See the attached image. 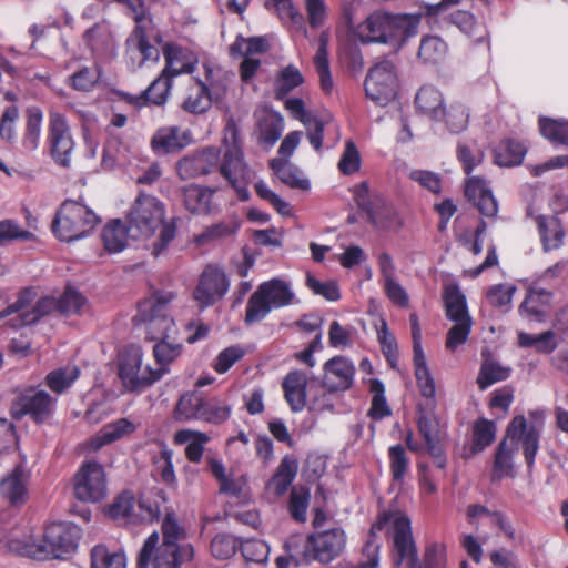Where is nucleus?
Masks as SVG:
<instances>
[{"label": "nucleus", "mask_w": 568, "mask_h": 568, "mask_svg": "<svg viewBox=\"0 0 568 568\" xmlns=\"http://www.w3.org/2000/svg\"><path fill=\"white\" fill-rule=\"evenodd\" d=\"M224 154L216 146H206L193 154L186 155L176 163V171L182 180L193 179L211 173L215 168L235 190L241 201L250 199L247 189L252 171L244 160L240 129L233 118H229L223 130Z\"/></svg>", "instance_id": "f257e3e1"}, {"label": "nucleus", "mask_w": 568, "mask_h": 568, "mask_svg": "<svg viewBox=\"0 0 568 568\" xmlns=\"http://www.w3.org/2000/svg\"><path fill=\"white\" fill-rule=\"evenodd\" d=\"M165 204L154 195L139 193L126 214L130 237L149 239L160 232L152 244L154 257L164 253L178 233V219L165 220Z\"/></svg>", "instance_id": "f03ea898"}, {"label": "nucleus", "mask_w": 568, "mask_h": 568, "mask_svg": "<svg viewBox=\"0 0 568 568\" xmlns=\"http://www.w3.org/2000/svg\"><path fill=\"white\" fill-rule=\"evenodd\" d=\"M529 422L524 415L515 416L506 428L505 437L499 442V477L511 475L513 464L504 456L505 446L509 443L516 450L523 449L528 469H532L545 428L546 410L532 409L528 413Z\"/></svg>", "instance_id": "7ed1b4c3"}, {"label": "nucleus", "mask_w": 568, "mask_h": 568, "mask_svg": "<svg viewBox=\"0 0 568 568\" xmlns=\"http://www.w3.org/2000/svg\"><path fill=\"white\" fill-rule=\"evenodd\" d=\"M78 545L79 535H0V550L37 560L68 558Z\"/></svg>", "instance_id": "20e7f679"}, {"label": "nucleus", "mask_w": 568, "mask_h": 568, "mask_svg": "<svg viewBox=\"0 0 568 568\" xmlns=\"http://www.w3.org/2000/svg\"><path fill=\"white\" fill-rule=\"evenodd\" d=\"M418 23L419 18L415 16L375 11L358 26L357 34L363 43L405 41L417 33Z\"/></svg>", "instance_id": "39448f33"}, {"label": "nucleus", "mask_w": 568, "mask_h": 568, "mask_svg": "<svg viewBox=\"0 0 568 568\" xmlns=\"http://www.w3.org/2000/svg\"><path fill=\"white\" fill-rule=\"evenodd\" d=\"M101 222V219L87 205L65 200L51 224L55 237L62 242H73L87 237Z\"/></svg>", "instance_id": "423d86ee"}, {"label": "nucleus", "mask_w": 568, "mask_h": 568, "mask_svg": "<svg viewBox=\"0 0 568 568\" xmlns=\"http://www.w3.org/2000/svg\"><path fill=\"white\" fill-rule=\"evenodd\" d=\"M181 535H163L159 547V535H150L141 548L136 568H148L153 560V568H180L183 562L193 558L194 550L191 544L179 542Z\"/></svg>", "instance_id": "0eeeda50"}, {"label": "nucleus", "mask_w": 568, "mask_h": 568, "mask_svg": "<svg viewBox=\"0 0 568 568\" xmlns=\"http://www.w3.org/2000/svg\"><path fill=\"white\" fill-rule=\"evenodd\" d=\"M295 303V293L288 282L272 278L262 282L250 296L244 322L252 325L263 321L273 308H281Z\"/></svg>", "instance_id": "6e6552de"}, {"label": "nucleus", "mask_w": 568, "mask_h": 568, "mask_svg": "<svg viewBox=\"0 0 568 568\" xmlns=\"http://www.w3.org/2000/svg\"><path fill=\"white\" fill-rule=\"evenodd\" d=\"M353 197L367 221L379 231L397 232L403 220L396 207L379 193H371L368 183L363 181L354 186Z\"/></svg>", "instance_id": "1a4fd4ad"}, {"label": "nucleus", "mask_w": 568, "mask_h": 568, "mask_svg": "<svg viewBox=\"0 0 568 568\" xmlns=\"http://www.w3.org/2000/svg\"><path fill=\"white\" fill-rule=\"evenodd\" d=\"M143 353L138 346L124 349L119 361V377L123 386L130 392H141L160 381L166 368L153 369L150 366L142 367Z\"/></svg>", "instance_id": "9d476101"}, {"label": "nucleus", "mask_w": 568, "mask_h": 568, "mask_svg": "<svg viewBox=\"0 0 568 568\" xmlns=\"http://www.w3.org/2000/svg\"><path fill=\"white\" fill-rule=\"evenodd\" d=\"M365 93L372 101L385 105L397 94L398 80L393 61L384 59L368 71L364 82Z\"/></svg>", "instance_id": "9b49d317"}, {"label": "nucleus", "mask_w": 568, "mask_h": 568, "mask_svg": "<svg viewBox=\"0 0 568 568\" xmlns=\"http://www.w3.org/2000/svg\"><path fill=\"white\" fill-rule=\"evenodd\" d=\"M55 406L57 397L43 389L29 387L12 403L11 415L14 419L29 416L34 423L41 424L53 416Z\"/></svg>", "instance_id": "f8f14e48"}, {"label": "nucleus", "mask_w": 568, "mask_h": 568, "mask_svg": "<svg viewBox=\"0 0 568 568\" xmlns=\"http://www.w3.org/2000/svg\"><path fill=\"white\" fill-rule=\"evenodd\" d=\"M108 493L104 468L98 462H85L74 476V496L82 501L97 503Z\"/></svg>", "instance_id": "ddd939ff"}, {"label": "nucleus", "mask_w": 568, "mask_h": 568, "mask_svg": "<svg viewBox=\"0 0 568 568\" xmlns=\"http://www.w3.org/2000/svg\"><path fill=\"white\" fill-rule=\"evenodd\" d=\"M32 291L29 288L23 290L19 293L16 302L8 305L0 312V318L19 313V316L11 321L12 327L18 329L37 323L42 316L49 314L52 310H57L55 300L50 297L40 298L31 310H27L32 303Z\"/></svg>", "instance_id": "4468645a"}, {"label": "nucleus", "mask_w": 568, "mask_h": 568, "mask_svg": "<svg viewBox=\"0 0 568 568\" xmlns=\"http://www.w3.org/2000/svg\"><path fill=\"white\" fill-rule=\"evenodd\" d=\"M48 144L54 162L60 166L69 168L74 141L65 116L55 111L49 114Z\"/></svg>", "instance_id": "2eb2a0df"}, {"label": "nucleus", "mask_w": 568, "mask_h": 568, "mask_svg": "<svg viewBox=\"0 0 568 568\" xmlns=\"http://www.w3.org/2000/svg\"><path fill=\"white\" fill-rule=\"evenodd\" d=\"M230 288L225 272L216 265H207L201 273L193 291V298L201 308H206L221 301Z\"/></svg>", "instance_id": "dca6fc26"}, {"label": "nucleus", "mask_w": 568, "mask_h": 568, "mask_svg": "<svg viewBox=\"0 0 568 568\" xmlns=\"http://www.w3.org/2000/svg\"><path fill=\"white\" fill-rule=\"evenodd\" d=\"M124 45L125 63L131 71H136L148 63H156L160 60V50L150 43L144 26H135L125 39Z\"/></svg>", "instance_id": "f3484780"}, {"label": "nucleus", "mask_w": 568, "mask_h": 568, "mask_svg": "<svg viewBox=\"0 0 568 568\" xmlns=\"http://www.w3.org/2000/svg\"><path fill=\"white\" fill-rule=\"evenodd\" d=\"M134 503L132 493L123 491L106 507L105 514L114 520L123 519L131 524L153 521L159 518L158 510L144 501L138 504L140 513H135Z\"/></svg>", "instance_id": "a211bd4d"}, {"label": "nucleus", "mask_w": 568, "mask_h": 568, "mask_svg": "<svg viewBox=\"0 0 568 568\" xmlns=\"http://www.w3.org/2000/svg\"><path fill=\"white\" fill-rule=\"evenodd\" d=\"M355 366L345 356H334L324 364L323 386L329 392L347 390L354 383Z\"/></svg>", "instance_id": "6ab92c4d"}, {"label": "nucleus", "mask_w": 568, "mask_h": 568, "mask_svg": "<svg viewBox=\"0 0 568 568\" xmlns=\"http://www.w3.org/2000/svg\"><path fill=\"white\" fill-rule=\"evenodd\" d=\"M345 546L344 535H307L304 555L321 562H331Z\"/></svg>", "instance_id": "aec40b11"}, {"label": "nucleus", "mask_w": 568, "mask_h": 568, "mask_svg": "<svg viewBox=\"0 0 568 568\" xmlns=\"http://www.w3.org/2000/svg\"><path fill=\"white\" fill-rule=\"evenodd\" d=\"M163 55L165 60V67L161 71L158 78L162 82L163 93L170 91L172 82L175 77L181 74L192 73L195 69V63L183 60L182 49L174 43H165L163 47Z\"/></svg>", "instance_id": "412c9836"}, {"label": "nucleus", "mask_w": 568, "mask_h": 568, "mask_svg": "<svg viewBox=\"0 0 568 568\" xmlns=\"http://www.w3.org/2000/svg\"><path fill=\"white\" fill-rule=\"evenodd\" d=\"M465 195L483 215L494 217L497 214V200L486 180L479 176L468 178L465 184Z\"/></svg>", "instance_id": "4be33fe9"}, {"label": "nucleus", "mask_w": 568, "mask_h": 568, "mask_svg": "<svg viewBox=\"0 0 568 568\" xmlns=\"http://www.w3.org/2000/svg\"><path fill=\"white\" fill-rule=\"evenodd\" d=\"M191 133L180 126H163L155 131L151 139V148L156 154L175 153L187 146Z\"/></svg>", "instance_id": "5701e85b"}, {"label": "nucleus", "mask_w": 568, "mask_h": 568, "mask_svg": "<svg viewBox=\"0 0 568 568\" xmlns=\"http://www.w3.org/2000/svg\"><path fill=\"white\" fill-rule=\"evenodd\" d=\"M216 189L190 184L183 187V203L185 209L192 214L209 215L215 211L213 205V195Z\"/></svg>", "instance_id": "b1692460"}, {"label": "nucleus", "mask_w": 568, "mask_h": 568, "mask_svg": "<svg viewBox=\"0 0 568 568\" xmlns=\"http://www.w3.org/2000/svg\"><path fill=\"white\" fill-rule=\"evenodd\" d=\"M282 388L291 409L295 413L303 410L307 404V375L298 369L288 372L283 378Z\"/></svg>", "instance_id": "393cba45"}, {"label": "nucleus", "mask_w": 568, "mask_h": 568, "mask_svg": "<svg viewBox=\"0 0 568 568\" xmlns=\"http://www.w3.org/2000/svg\"><path fill=\"white\" fill-rule=\"evenodd\" d=\"M551 293L532 287L519 307L520 315L529 322L542 323L549 314Z\"/></svg>", "instance_id": "a878e982"}, {"label": "nucleus", "mask_w": 568, "mask_h": 568, "mask_svg": "<svg viewBox=\"0 0 568 568\" xmlns=\"http://www.w3.org/2000/svg\"><path fill=\"white\" fill-rule=\"evenodd\" d=\"M274 175L291 189L308 191L311 183L302 170L287 159H272L268 162Z\"/></svg>", "instance_id": "bb28decb"}, {"label": "nucleus", "mask_w": 568, "mask_h": 568, "mask_svg": "<svg viewBox=\"0 0 568 568\" xmlns=\"http://www.w3.org/2000/svg\"><path fill=\"white\" fill-rule=\"evenodd\" d=\"M443 303L445 307V315L449 321L460 322L471 320L468 312L466 296L458 284L450 283L444 286Z\"/></svg>", "instance_id": "cd10ccee"}, {"label": "nucleus", "mask_w": 568, "mask_h": 568, "mask_svg": "<svg viewBox=\"0 0 568 568\" xmlns=\"http://www.w3.org/2000/svg\"><path fill=\"white\" fill-rule=\"evenodd\" d=\"M139 316L146 324V338L150 341L168 339L178 334L175 322L168 314L139 311Z\"/></svg>", "instance_id": "c85d7f7f"}, {"label": "nucleus", "mask_w": 568, "mask_h": 568, "mask_svg": "<svg viewBox=\"0 0 568 568\" xmlns=\"http://www.w3.org/2000/svg\"><path fill=\"white\" fill-rule=\"evenodd\" d=\"M0 495L12 506H20L27 501L24 470L21 466H16L13 470L0 481Z\"/></svg>", "instance_id": "c756f323"}, {"label": "nucleus", "mask_w": 568, "mask_h": 568, "mask_svg": "<svg viewBox=\"0 0 568 568\" xmlns=\"http://www.w3.org/2000/svg\"><path fill=\"white\" fill-rule=\"evenodd\" d=\"M138 429V425L128 418H119L104 425L93 437L94 448H101L104 445L112 444L119 439L132 435Z\"/></svg>", "instance_id": "7c9ffc66"}, {"label": "nucleus", "mask_w": 568, "mask_h": 568, "mask_svg": "<svg viewBox=\"0 0 568 568\" xmlns=\"http://www.w3.org/2000/svg\"><path fill=\"white\" fill-rule=\"evenodd\" d=\"M542 247L546 252L559 248L564 243L565 231L555 216L539 215L536 219Z\"/></svg>", "instance_id": "2f4dec72"}, {"label": "nucleus", "mask_w": 568, "mask_h": 568, "mask_svg": "<svg viewBox=\"0 0 568 568\" xmlns=\"http://www.w3.org/2000/svg\"><path fill=\"white\" fill-rule=\"evenodd\" d=\"M297 474V462L295 459L284 457L280 463L275 474L268 480L266 489L276 497L283 496L294 481Z\"/></svg>", "instance_id": "473e14b6"}, {"label": "nucleus", "mask_w": 568, "mask_h": 568, "mask_svg": "<svg viewBox=\"0 0 568 568\" xmlns=\"http://www.w3.org/2000/svg\"><path fill=\"white\" fill-rule=\"evenodd\" d=\"M129 236V225L120 219L109 222L101 233L103 245L109 253L122 252L128 244Z\"/></svg>", "instance_id": "72a5a7b5"}, {"label": "nucleus", "mask_w": 568, "mask_h": 568, "mask_svg": "<svg viewBox=\"0 0 568 568\" xmlns=\"http://www.w3.org/2000/svg\"><path fill=\"white\" fill-rule=\"evenodd\" d=\"M202 407L203 396L196 392H186L178 399L173 409V418L179 423L200 420Z\"/></svg>", "instance_id": "f704fd0d"}, {"label": "nucleus", "mask_w": 568, "mask_h": 568, "mask_svg": "<svg viewBox=\"0 0 568 568\" xmlns=\"http://www.w3.org/2000/svg\"><path fill=\"white\" fill-rule=\"evenodd\" d=\"M495 435V423L486 418H478L473 425L470 447L468 450L465 449L463 456L465 458H469L473 455L483 452L494 442Z\"/></svg>", "instance_id": "c9c22d12"}, {"label": "nucleus", "mask_w": 568, "mask_h": 568, "mask_svg": "<svg viewBox=\"0 0 568 568\" xmlns=\"http://www.w3.org/2000/svg\"><path fill=\"white\" fill-rule=\"evenodd\" d=\"M415 103L417 109L433 120H439L443 113V94L433 85H424L416 94Z\"/></svg>", "instance_id": "e433bc0d"}, {"label": "nucleus", "mask_w": 568, "mask_h": 568, "mask_svg": "<svg viewBox=\"0 0 568 568\" xmlns=\"http://www.w3.org/2000/svg\"><path fill=\"white\" fill-rule=\"evenodd\" d=\"M212 98L207 84L201 79H195V84L189 89L182 108L192 114H202L212 105Z\"/></svg>", "instance_id": "4c0bfd02"}, {"label": "nucleus", "mask_w": 568, "mask_h": 568, "mask_svg": "<svg viewBox=\"0 0 568 568\" xmlns=\"http://www.w3.org/2000/svg\"><path fill=\"white\" fill-rule=\"evenodd\" d=\"M26 113L27 122L21 143L27 152H33L40 144L43 112L39 106H29Z\"/></svg>", "instance_id": "58836bf2"}, {"label": "nucleus", "mask_w": 568, "mask_h": 568, "mask_svg": "<svg viewBox=\"0 0 568 568\" xmlns=\"http://www.w3.org/2000/svg\"><path fill=\"white\" fill-rule=\"evenodd\" d=\"M448 47L438 36H424L420 40L417 58L424 64H436L446 57Z\"/></svg>", "instance_id": "ea45409f"}, {"label": "nucleus", "mask_w": 568, "mask_h": 568, "mask_svg": "<svg viewBox=\"0 0 568 568\" xmlns=\"http://www.w3.org/2000/svg\"><path fill=\"white\" fill-rule=\"evenodd\" d=\"M80 373V368L75 365L59 367L45 376V384L53 393L61 395L79 378Z\"/></svg>", "instance_id": "a19ab883"}, {"label": "nucleus", "mask_w": 568, "mask_h": 568, "mask_svg": "<svg viewBox=\"0 0 568 568\" xmlns=\"http://www.w3.org/2000/svg\"><path fill=\"white\" fill-rule=\"evenodd\" d=\"M231 412L232 407L225 400L217 397L209 399L203 397L200 420L213 425H221L230 418Z\"/></svg>", "instance_id": "79ce46f5"}, {"label": "nucleus", "mask_w": 568, "mask_h": 568, "mask_svg": "<svg viewBox=\"0 0 568 568\" xmlns=\"http://www.w3.org/2000/svg\"><path fill=\"white\" fill-rule=\"evenodd\" d=\"M439 120L445 122L447 130L453 134L463 132L469 123V111L460 102H453L448 108L443 109Z\"/></svg>", "instance_id": "37998d69"}, {"label": "nucleus", "mask_w": 568, "mask_h": 568, "mask_svg": "<svg viewBox=\"0 0 568 568\" xmlns=\"http://www.w3.org/2000/svg\"><path fill=\"white\" fill-rule=\"evenodd\" d=\"M91 568H126L123 550L110 551L104 545H97L91 550Z\"/></svg>", "instance_id": "c03bdc74"}, {"label": "nucleus", "mask_w": 568, "mask_h": 568, "mask_svg": "<svg viewBox=\"0 0 568 568\" xmlns=\"http://www.w3.org/2000/svg\"><path fill=\"white\" fill-rule=\"evenodd\" d=\"M449 21L463 33L473 38L476 42H483L486 38L485 28L468 11L457 10L449 16Z\"/></svg>", "instance_id": "a18cd8bd"}, {"label": "nucleus", "mask_w": 568, "mask_h": 568, "mask_svg": "<svg viewBox=\"0 0 568 568\" xmlns=\"http://www.w3.org/2000/svg\"><path fill=\"white\" fill-rule=\"evenodd\" d=\"M313 61L320 77L321 88L325 93L329 94L334 88V82L329 70L327 41L324 36L320 38V45Z\"/></svg>", "instance_id": "49530a36"}, {"label": "nucleus", "mask_w": 568, "mask_h": 568, "mask_svg": "<svg viewBox=\"0 0 568 568\" xmlns=\"http://www.w3.org/2000/svg\"><path fill=\"white\" fill-rule=\"evenodd\" d=\"M375 530L384 532H410V520L400 511H385L381 514L377 523L373 525L369 532Z\"/></svg>", "instance_id": "de8ad7c7"}, {"label": "nucleus", "mask_w": 568, "mask_h": 568, "mask_svg": "<svg viewBox=\"0 0 568 568\" xmlns=\"http://www.w3.org/2000/svg\"><path fill=\"white\" fill-rule=\"evenodd\" d=\"M182 349L183 345L178 341L176 336L158 341L153 346V356L160 365L159 368H166L169 371L168 366L181 356Z\"/></svg>", "instance_id": "09e8293b"}, {"label": "nucleus", "mask_w": 568, "mask_h": 568, "mask_svg": "<svg viewBox=\"0 0 568 568\" xmlns=\"http://www.w3.org/2000/svg\"><path fill=\"white\" fill-rule=\"evenodd\" d=\"M456 155L464 172L469 175L474 169L481 163L484 154L475 141L459 140L457 143Z\"/></svg>", "instance_id": "8fccbe9b"}, {"label": "nucleus", "mask_w": 568, "mask_h": 568, "mask_svg": "<svg viewBox=\"0 0 568 568\" xmlns=\"http://www.w3.org/2000/svg\"><path fill=\"white\" fill-rule=\"evenodd\" d=\"M417 428L420 437L425 442L426 450L432 449L433 452H437L438 446H442L438 420L435 417L422 414L417 417Z\"/></svg>", "instance_id": "3c124183"}, {"label": "nucleus", "mask_w": 568, "mask_h": 568, "mask_svg": "<svg viewBox=\"0 0 568 568\" xmlns=\"http://www.w3.org/2000/svg\"><path fill=\"white\" fill-rule=\"evenodd\" d=\"M369 392L373 395L368 416L372 419L381 420L392 414V409L385 397V386L378 378L369 381Z\"/></svg>", "instance_id": "603ef678"}, {"label": "nucleus", "mask_w": 568, "mask_h": 568, "mask_svg": "<svg viewBox=\"0 0 568 568\" xmlns=\"http://www.w3.org/2000/svg\"><path fill=\"white\" fill-rule=\"evenodd\" d=\"M393 551L395 566L402 565L405 560L407 565L419 561L413 535H394Z\"/></svg>", "instance_id": "864d4df0"}, {"label": "nucleus", "mask_w": 568, "mask_h": 568, "mask_svg": "<svg viewBox=\"0 0 568 568\" xmlns=\"http://www.w3.org/2000/svg\"><path fill=\"white\" fill-rule=\"evenodd\" d=\"M527 146L516 140L508 139L499 145V166H516L523 163Z\"/></svg>", "instance_id": "5fc2aeb1"}, {"label": "nucleus", "mask_w": 568, "mask_h": 568, "mask_svg": "<svg viewBox=\"0 0 568 568\" xmlns=\"http://www.w3.org/2000/svg\"><path fill=\"white\" fill-rule=\"evenodd\" d=\"M539 129L542 136L554 144L568 145V122L541 116Z\"/></svg>", "instance_id": "6e6d98bb"}, {"label": "nucleus", "mask_w": 568, "mask_h": 568, "mask_svg": "<svg viewBox=\"0 0 568 568\" xmlns=\"http://www.w3.org/2000/svg\"><path fill=\"white\" fill-rule=\"evenodd\" d=\"M466 518L475 529L494 527L497 524V511L485 505L473 504L466 509Z\"/></svg>", "instance_id": "4d7b16f0"}, {"label": "nucleus", "mask_w": 568, "mask_h": 568, "mask_svg": "<svg viewBox=\"0 0 568 568\" xmlns=\"http://www.w3.org/2000/svg\"><path fill=\"white\" fill-rule=\"evenodd\" d=\"M311 499L310 490L303 486L293 487L290 495L288 510L292 518L298 523L306 521Z\"/></svg>", "instance_id": "13d9d810"}, {"label": "nucleus", "mask_w": 568, "mask_h": 568, "mask_svg": "<svg viewBox=\"0 0 568 568\" xmlns=\"http://www.w3.org/2000/svg\"><path fill=\"white\" fill-rule=\"evenodd\" d=\"M377 341L386 361L394 367L398 361V346L385 320H381V325L377 327Z\"/></svg>", "instance_id": "bf43d9fd"}, {"label": "nucleus", "mask_w": 568, "mask_h": 568, "mask_svg": "<svg viewBox=\"0 0 568 568\" xmlns=\"http://www.w3.org/2000/svg\"><path fill=\"white\" fill-rule=\"evenodd\" d=\"M260 129L261 141L266 145L272 146L283 133L284 120L280 113H270L262 120Z\"/></svg>", "instance_id": "052dcab7"}, {"label": "nucleus", "mask_w": 568, "mask_h": 568, "mask_svg": "<svg viewBox=\"0 0 568 568\" xmlns=\"http://www.w3.org/2000/svg\"><path fill=\"white\" fill-rule=\"evenodd\" d=\"M304 82L300 70L290 64L285 67L275 80V90L277 97L282 98Z\"/></svg>", "instance_id": "680f3d73"}, {"label": "nucleus", "mask_w": 568, "mask_h": 568, "mask_svg": "<svg viewBox=\"0 0 568 568\" xmlns=\"http://www.w3.org/2000/svg\"><path fill=\"white\" fill-rule=\"evenodd\" d=\"M483 363L477 376V384L481 390L497 382V362L488 347L481 349Z\"/></svg>", "instance_id": "e2e57ef3"}, {"label": "nucleus", "mask_w": 568, "mask_h": 568, "mask_svg": "<svg viewBox=\"0 0 568 568\" xmlns=\"http://www.w3.org/2000/svg\"><path fill=\"white\" fill-rule=\"evenodd\" d=\"M389 468L394 481L402 484L408 471L409 459L402 445L392 446L388 450Z\"/></svg>", "instance_id": "0e129e2a"}, {"label": "nucleus", "mask_w": 568, "mask_h": 568, "mask_svg": "<svg viewBox=\"0 0 568 568\" xmlns=\"http://www.w3.org/2000/svg\"><path fill=\"white\" fill-rule=\"evenodd\" d=\"M240 549L245 560L263 564L270 555V546L258 538H248L240 542Z\"/></svg>", "instance_id": "69168bd1"}, {"label": "nucleus", "mask_w": 568, "mask_h": 568, "mask_svg": "<svg viewBox=\"0 0 568 568\" xmlns=\"http://www.w3.org/2000/svg\"><path fill=\"white\" fill-rule=\"evenodd\" d=\"M471 326L473 320L454 322V325L446 334V349L454 353L459 346L464 345L470 335Z\"/></svg>", "instance_id": "338daca9"}, {"label": "nucleus", "mask_w": 568, "mask_h": 568, "mask_svg": "<svg viewBox=\"0 0 568 568\" xmlns=\"http://www.w3.org/2000/svg\"><path fill=\"white\" fill-rule=\"evenodd\" d=\"M85 304V297L72 287H68L59 300H55L57 311L61 314H78Z\"/></svg>", "instance_id": "774afa93"}]
</instances>
